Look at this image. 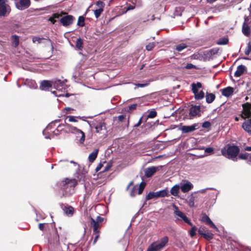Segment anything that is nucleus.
<instances>
[{
	"instance_id": "obj_60",
	"label": "nucleus",
	"mask_w": 251,
	"mask_h": 251,
	"mask_svg": "<svg viewBox=\"0 0 251 251\" xmlns=\"http://www.w3.org/2000/svg\"><path fill=\"white\" fill-rule=\"evenodd\" d=\"M141 123H142V118H141L140 119V120H139V121L138 122V123L134 125V127L139 126L141 125Z\"/></svg>"
},
{
	"instance_id": "obj_23",
	"label": "nucleus",
	"mask_w": 251,
	"mask_h": 251,
	"mask_svg": "<svg viewBox=\"0 0 251 251\" xmlns=\"http://www.w3.org/2000/svg\"><path fill=\"white\" fill-rule=\"evenodd\" d=\"M64 83L63 81L59 79L51 81V84L52 85V87L58 90H60V87L64 85Z\"/></svg>"
},
{
	"instance_id": "obj_4",
	"label": "nucleus",
	"mask_w": 251,
	"mask_h": 251,
	"mask_svg": "<svg viewBox=\"0 0 251 251\" xmlns=\"http://www.w3.org/2000/svg\"><path fill=\"white\" fill-rule=\"evenodd\" d=\"M172 207L174 208V216L176 220L183 221L190 226H192L190 220L187 217L185 214L181 211L177 206L173 203Z\"/></svg>"
},
{
	"instance_id": "obj_56",
	"label": "nucleus",
	"mask_w": 251,
	"mask_h": 251,
	"mask_svg": "<svg viewBox=\"0 0 251 251\" xmlns=\"http://www.w3.org/2000/svg\"><path fill=\"white\" fill-rule=\"evenodd\" d=\"M135 8V6L133 5H129L126 8V11L123 12V14L126 13L128 11L133 10Z\"/></svg>"
},
{
	"instance_id": "obj_64",
	"label": "nucleus",
	"mask_w": 251,
	"mask_h": 251,
	"mask_svg": "<svg viewBox=\"0 0 251 251\" xmlns=\"http://www.w3.org/2000/svg\"><path fill=\"white\" fill-rule=\"evenodd\" d=\"M245 151H251V147H247L245 148Z\"/></svg>"
},
{
	"instance_id": "obj_8",
	"label": "nucleus",
	"mask_w": 251,
	"mask_h": 251,
	"mask_svg": "<svg viewBox=\"0 0 251 251\" xmlns=\"http://www.w3.org/2000/svg\"><path fill=\"white\" fill-rule=\"evenodd\" d=\"M96 9L93 11L95 17L98 18L103 11L105 3L101 1H98L96 2Z\"/></svg>"
},
{
	"instance_id": "obj_11",
	"label": "nucleus",
	"mask_w": 251,
	"mask_h": 251,
	"mask_svg": "<svg viewBox=\"0 0 251 251\" xmlns=\"http://www.w3.org/2000/svg\"><path fill=\"white\" fill-rule=\"evenodd\" d=\"M30 5V0H19V2L16 3L17 8L20 10H23L27 8Z\"/></svg>"
},
{
	"instance_id": "obj_32",
	"label": "nucleus",
	"mask_w": 251,
	"mask_h": 251,
	"mask_svg": "<svg viewBox=\"0 0 251 251\" xmlns=\"http://www.w3.org/2000/svg\"><path fill=\"white\" fill-rule=\"evenodd\" d=\"M75 46L77 49L79 50H81L83 48V41L80 38H78L76 40L75 43Z\"/></svg>"
},
{
	"instance_id": "obj_36",
	"label": "nucleus",
	"mask_w": 251,
	"mask_h": 251,
	"mask_svg": "<svg viewBox=\"0 0 251 251\" xmlns=\"http://www.w3.org/2000/svg\"><path fill=\"white\" fill-rule=\"evenodd\" d=\"M145 185H146V183L144 182H142L140 183V185L139 186H138V189L137 191H138V194L140 195L142 193V192L145 187Z\"/></svg>"
},
{
	"instance_id": "obj_2",
	"label": "nucleus",
	"mask_w": 251,
	"mask_h": 251,
	"mask_svg": "<svg viewBox=\"0 0 251 251\" xmlns=\"http://www.w3.org/2000/svg\"><path fill=\"white\" fill-rule=\"evenodd\" d=\"M64 126L66 127L69 132L76 134L77 138L80 137L79 141L80 143H83L84 142L85 137L84 133L80 129L71 125L68 124L60 125L57 126V131L63 130L64 129L63 127Z\"/></svg>"
},
{
	"instance_id": "obj_33",
	"label": "nucleus",
	"mask_w": 251,
	"mask_h": 251,
	"mask_svg": "<svg viewBox=\"0 0 251 251\" xmlns=\"http://www.w3.org/2000/svg\"><path fill=\"white\" fill-rule=\"evenodd\" d=\"M194 96L196 100H201L204 97V93L201 90L200 92H198V93L195 94Z\"/></svg>"
},
{
	"instance_id": "obj_18",
	"label": "nucleus",
	"mask_w": 251,
	"mask_h": 251,
	"mask_svg": "<svg viewBox=\"0 0 251 251\" xmlns=\"http://www.w3.org/2000/svg\"><path fill=\"white\" fill-rule=\"evenodd\" d=\"M201 220L202 222L205 223L207 225L210 226L211 227L217 229V228L215 226L212 221L210 220V219L206 215H204L202 216Z\"/></svg>"
},
{
	"instance_id": "obj_17",
	"label": "nucleus",
	"mask_w": 251,
	"mask_h": 251,
	"mask_svg": "<svg viewBox=\"0 0 251 251\" xmlns=\"http://www.w3.org/2000/svg\"><path fill=\"white\" fill-rule=\"evenodd\" d=\"M242 31L246 36H249L251 34V27L248 23H243L242 28Z\"/></svg>"
},
{
	"instance_id": "obj_6",
	"label": "nucleus",
	"mask_w": 251,
	"mask_h": 251,
	"mask_svg": "<svg viewBox=\"0 0 251 251\" xmlns=\"http://www.w3.org/2000/svg\"><path fill=\"white\" fill-rule=\"evenodd\" d=\"M10 11L11 8L8 3V0H0V16H6Z\"/></svg>"
},
{
	"instance_id": "obj_53",
	"label": "nucleus",
	"mask_w": 251,
	"mask_h": 251,
	"mask_svg": "<svg viewBox=\"0 0 251 251\" xmlns=\"http://www.w3.org/2000/svg\"><path fill=\"white\" fill-rule=\"evenodd\" d=\"M47 226L48 225L46 223L39 224V228L41 230H44L45 226Z\"/></svg>"
},
{
	"instance_id": "obj_46",
	"label": "nucleus",
	"mask_w": 251,
	"mask_h": 251,
	"mask_svg": "<svg viewBox=\"0 0 251 251\" xmlns=\"http://www.w3.org/2000/svg\"><path fill=\"white\" fill-rule=\"evenodd\" d=\"M156 116V112L154 110L151 111L148 115V118H153Z\"/></svg>"
},
{
	"instance_id": "obj_12",
	"label": "nucleus",
	"mask_w": 251,
	"mask_h": 251,
	"mask_svg": "<svg viewBox=\"0 0 251 251\" xmlns=\"http://www.w3.org/2000/svg\"><path fill=\"white\" fill-rule=\"evenodd\" d=\"M73 16L72 15H67L61 18L60 22L63 25L67 26L73 23Z\"/></svg>"
},
{
	"instance_id": "obj_37",
	"label": "nucleus",
	"mask_w": 251,
	"mask_h": 251,
	"mask_svg": "<svg viewBox=\"0 0 251 251\" xmlns=\"http://www.w3.org/2000/svg\"><path fill=\"white\" fill-rule=\"evenodd\" d=\"M145 185H146V183L144 182H142L140 183V185L139 186H138V189L137 191H138V194L140 195L142 193V192L145 187Z\"/></svg>"
},
{
	"instance_id": "obj_20",
	"label": "nucleus",
	"mask_w": 251,
	"mask_h": 251,
	"mask_svg": "<svg viewBox=\"0 0 251 251\" xmlns=\"http://www.w3.org/2000/svg\"><path fill=\"white\" fill-rule=\"evenodd\" d=\"M222 95L226 97H229L231 96L233 93L234 89L231 87H227L226 88L222 89Z\"/></svg>"
},
{
	"instance_id": "obj_24",
	"label": "nucleus",
	"mask_w": 251,
	"mask_h": 251,
	"mask_svg": "<svg viewBox=\"0 0 251 251\" xmlns=\"http://www.w3.org/2000/svg\"><path fill=\"white\" fill-rule=\"evenodd\" d=\"M64 213L69 216H72L74 213V208L71 206H65L63 208Z\"/></svg>"
},
{
	"instance_id": "obj_22",
	"label": "nucleus",
	"mask_w": 251,
	"mask_h": 251,
	"mask_svg": "<svg viewBox=\"0 0 251 251\" xmlns=\"http://www.w3.org/2000/svg\"><path fill=\"white\" fill-rule=\"evenodd\" d=\"M52 87V85L51 84V82H50L48 80H43L41 82L40 88L43 90L46 88H50Z\"/></svg>"
},
{
	"instance_id": "obj_3",
	"label": "nucleus",
	"mask_w": 251,
	"mask_h": 251,
	"mask_svg": "<svg viewBox=\"0 0 251 251\" xmlns=\"http://www.w3.org/2000/svg\"><path fill=\"white\" fill-rule=\"evenodd\" d=\"M64 126L66 127L69 132L76 134L77 138L80 137L79 141L80 143H83L84 142L85 137L84 133L80 129L71 125L68 124L60 125L57 126V131L63 130L64 129L63 127Z\"/></svg>"
},
{
	"instance_id": "obj_48",
	"label": "nucleus",
	"mask_w": 251,
	"mask_h": 251,
	"mask_svg": "<svg viewBox=\"0 0 251 251\" xmlns=\"http://www.w3.org/2000/svg\"><path fill=\"white\" fill-rule=\"evenodd\" d=\"M248 154L247 153H240L239 157L241 159H246L248 158Z\"/></svg>"
},
{
	"instance_id": "obj_49",
	"label": "nucleus",
	"mask_w": 251,
	"mask_h": 251,
	"mask_svg": "<svg viewBox=\"0 0 251 251\" xmlns=\"http://www.w3.org/2000/svg\"><path fill=\"white\" fill-rule=\"evenodd\" d=\"M64 13L63 12H61L60 14H59V13H54L52 15V17L54 18V19H58L60 17L62 16V14H64Z\"/></svg>"
},
{
	"instance_id": "obj_29",
	"label": "nucleus",
	"mask_w": 251,
	"mask_h": 251,
	"mask_svg": "<svg viewBox=\"0 0 251 251\" xmlns=\"http://www.w3.org/2000/svg\"><path fill=\"white\" fill-rule=\"evenodd\" d=\"M205 97L206 101L208 103L212 102L215 99V95L212 93L207 94Z\"/></svg>"
},
{
	"instance_id": "obj_19",
	"label": "nucleus",
	"mask_w": 251,
	"mask_h": 251,
	"mask_svg": "<svg viewBox=\"0 0 251 251\" xmlns=\"http://www.w3.org/2000/svg\"><path fill=\"white\" fill-rule=\"evenodd\" d=\"M246 67L245 66L243 65H239V66H238L237 70L234 73V76H240L244 73Z\"/></svg>"
},
{
	"instance_id": "obj_15",
	"label": "nucleus",
	"mask_w": 251,
	"mask_h": 251,
	"mask_svg": "<svg viewBox=\"0 0 251 251\" xmlns=\"http://www.w3.org/2000/svg\"><path fill=\"white\" fill-rule=\"evenodd\" d=\"M197 125H193L190 126H183L180 127L179 129L182 133H189L196 129Z\"/></svg>"
},
{
	"instance_id": "obj_35",
	"label": "nucleus",
	"mask_w": 251,
	"mask_h": 251,
	"mask_svg": "<svg viewBox=\"0 0 251 251\" xmlns=\"http://www.w3.org/2000/svg\"><path fill=\"white\" fill-rule=\"evenodd\" d=\"M145 185H146V183L144 182H142L140 183V185L139 186H138V189L137 191H138V194L140 195L142 193V192L145 187Z\"/></svg>"
},
{
	"instance_id": "obj_42",
	"label": "nucleus",
	"mask_w": 251,
	"mask_h": 251,
	"mask_svg": "<svg viewBox=\"0 0 251 251\" xmlns=\"http://www.w3.org/2000/svg\"><path fill=\"white\" fill-rule=\"evenodd\" d=\"M138 186H135L132 188L130 192V196L131 197L135 196L138 193Z\"/></svg>"
},
{
	"instance_id": "obj_16",
	"label": "nucleus",
	"mask_w": 251,
	"mask_h": 251,
	"mask_svg": "<svg viewBox=\"0 0 251 251\" xmlns=\"http://www.w3.org/2000/svg\"><path fill=\"white\" fill-rule=\"evenodd\" d=\"M198 199V196L195 193H192L188 197L187 203L190 207L195 206V201Z\"/></svg>"
},
{
	"instance_id": "obj_52",
	"label": "nucleus",
	"mask_w": 251,
	"mask_h": 251,
	"mask_svg": "<svg viewBox=\"0 0 251 251\" xmlns=\"http://www.w3.org/2000/svg\"><path fill=\"white\" fill-rule=\"evenodd\" d=\"M185 68L187 69H191L193 68H196V66L191 63H188L186 65Z\"/></svg>"
},
{
	"instance_id": "obj_28",
	"label": "nucleus",
	"mask_w": 251,
	"mask_h": 251,
	"mask_svg": "<svg viewBox=\"0 0 251 251\" xmlns=\"http://www.w3.org/2000/svg\"><path fill=\"white\" fill-rule=\"evenodd\" d=\"M179 188H180V186L178 184L175 185L171 189V191H170L171 194L174 196H177L178 194Z\"/></svg>"
},
{
	"instance_id": "obj_55",
	"label": "nucleus",
	"mask_w": 251,
	"mask_h": 251,
	"mask_svg": "<svg viewBox=\"0 0 251 251\" xmlns=\"http://www.w3.org/2000/svg\"><path fill=\"white\" fill-rule=\"evenodd\" d=\"M196 229L197 228L195 226L192 227L191 230L190 231V235H195Z\"/></svg>"
},
{
	"instance_id": "obj_39",
	"label": "nucleus",
	"mask_w": 251,
	"mask_h": 251,
	"mask_svg": "<svg viewBox=\"0 0 251 251\" xmlns=\"http://www.w3.org/2000/svg\"><path fill=\"white\" fill-rule=\"evenodd\" d=\"M219 50L218 49H213L208 51L207 54L209 56H212L216 54L218 52Z\"/></svg>"
},
{
	"instance_id": "obj_21",
	"label": "nucleus",
	"mask_w": 251,
	"mask_h": 251,
	"mask_svg": "<svg viewBox=\"0 0 251 251\" xmlns=\"http://www.w3.org/2000/svg\"><path fill=\"white\" fill-rule=\"evenodd\" d=\"M191 86L192 92L195 95L198 93L199 90L201 88L202 85L201 82H197L196 83H193L191 84Z\"/></svg>"
},
{
	"instance_id": "obj_31",
	"label": "nucleus",
	"mask_w": 251,
	"mask_h": 251,
	"mask_svg": "<svg viewBox=\"0 0 251 251\" xmlns=\"http://www.w3.org/2000/svg\"><path fill=\"white\" fill-rule=\"evenodd\" d=\"M228 43V39L227 38H222L219 39L217 42V44L220 45H225L227 44Z\"/></svg>"
},
{
	"instance_id": "obj_7",
	"label": "nucleus",
	"mask_w": 251,
	"mask_h": 251,
	"mask_svg": "<svg viewBox=\"0 0 251 251\" xmlns=\"http://www.w3.org/2000/svg\"><path fill=\"white\" fill-rule=\"evenodd\" d=\"M239 151V150L237 147L229 146L226 150V154L225 155L227 158L235 161L237 160L236 156Z\"/></svg>"
},
{
	"instance_id": "obj_61",
	"label": "nucleus",
	"mask_w": 251,
	"mask_h": 251,
	"mask_svg": "<svg viewBox=\"0 0 251 251\" xmlns=\"http://www.w3.org/2000/svg\"><path fill=\"white\" fill-rule=\"evenodd\" d=\"M49 21H50L53 24L56 22V21L55 20V19L52 16L49 18Z\"/></svg>"
},
{
	"instance_id": "obj_62",
	"label": "nucleus",
	"mask_w": 251,
	"mask_h": 251,
	"mask_svg": "<svg viewBox=\"0 0 251 251\" xmlns=\"http://www.w3.org/2000/svg\"><path fill=\"white\" fill-rule=\"evenodd\" d=\"M249 21V18L248 16H244V23H248V22Z\"/></svg>"
},
{
	"instance_id": "obj_38",
	"label": "nucleus",
	"mask_w": 251,
	"mask_h": 251,
	"mask_svg": "<svg viewBox=\"0 0 251 251\" xmlns=\"http://www.w3.org/2000/svg\"><path fill=\"white\" fill-rule=\"evenodd\" d=\"M186 47H187V46L185 44L182 43V44H180L176 46V50L178 51H181L183 50L184 49H185V48H186Z\"/></svg>"
},
{
	"instance_id": "obj_45",
	"label": "nucleus",
	"mask_w": 251,
	"mask_h": 251,
	"mask_svg": "<svg viewBox=\"0 0 251 251\" xmlns=\"http://www.w3.org/2000/svg\"><path fill=\"white\" fill-rule=\"evenodd\" d=\"M103 125L101 123H100L98 125H97L96 126H95V128H96V132H99L100 131H101V130H102L103 129Z\"/></svg>"
},
{
	"instance_id": "obj_57",
	"label": "nucleus",
	"mask_w": 251,
	"mask_h": 251,
	"mask_svg": "<svg viewBox=\"0 0 251 251\" xmlns=\"http://www.w3.org/2000/svg\"><path fill=\"white\" fill-rule=\"evenodd\" d=\"M69 118V121L70 122H76L77 120L75 119V117L74 116H69L68 117Z\"/></svg>"
},
{
	"instance_id": "obj_25",
	"label": "nucleus",
	"mask_w": 251,
	"mask_h": 251,
	"mask_svg": "<svg viewBox=\"0 0 251 251\" xmlns=\"http://www.w3.org/2000/svg\"><path fill=\"white\" fill-rule=\"evenodd\" d=\"M156 198L160 197H164L168 196V191L167 189H163L155 192Z\"/></svg>"
},
{
	"instance_id": "obj_40",
	"label": "nucleus",
	"mask_w": 251,
	"mask_h": 251,
	"mask_svg": "<svg viewBox=\"0 0 251 251\" xmlns=\"http://www.w3.org/2000/svg\"><path fill=\"white\" fill-rule=\"evenodd\" d=\"M154 198H156L155 192H151L147 195L146 200L148 201Z\"/></svg>"
},
{
	"instance_id": "obj_9",
	"label": "nucleus",
	"mask_w": 251,
	"mask_h": 251,
	"mask_svg": "<svg viewBox=\"0 0 251 251\" xmlns=\"http://www.w3.org/2000/svg\"><path fill=\"white\" fill-rule=\"evenodd\" d=\"M103 218L98 216L96 220L91 218V225L93 228L94 233L96 234L99 233V227L100 223L103 221Z\"/></svg>"
},
{
	"instance_id": "obj_10",
	"label": "nucleus",
	"mask_w": 251,
	"mask_h": 251,
	"mask_svg": "<svg viewBox=\"0 0 251 251\" xmlns=\"http://www.w3.org/2000/svg\"><path fill=\"white\" fill-rule=\"evenodd\" d=\"M162 167V166H159L157 167L152 166L151 167L147 168L145 170V175L147 177H150L157 171L160 170Z\"/></svg>"
},
{
	"instance_id": "obj_13",
	"label": "nucleus",
	"mask_w": 251,
	"mask_h": 251,
	"mask_svg": "<svg viewBox=\"0 0 251 251\" xmlns=\"http://www.w3.org/2000/svg\"><path fill=\"white\" fill-rule=\"evenodd\" d=\"M201 107L200 106L195 105L191 107L189 110V114L191 116L196 117L201 115Z\"/></svg>"
},
{
	"instance_id": "obj_50",
	"label": "nucleus",
	"mask_w": 251,
	"mask_h": 251,
	"mask_svg": "<svg viewBox=\"0 0 251 251\" xmlns=\"http://www.w3.org/2000/svg\"><path fill=\"white\" fill-rule=\"evenodd\" d=\"M148 84H149L148 83H137V84H135V86L137 87H144L148 86Z\"/></svg>"
},
{
	"instance_id": "obj_30",
	"label": "nucleus",
	"mask_w": 251,
	"mask_h": 251,
	"mask_svg": "<svg viewBox=\"0 0 251 251\" xmlns=\"http://www.w3.org/2000/svg\"><path fill=\"white\" fill-rule=\"evenodd\" d=\"M25 83L27 84L29 87L31 88H36L37 87V84L35 81L33 80L26 79Z\"/></svg>"
},
{
	"instance_id": "obj_63",
	"label": "nucleus",
	"mask_w": 251,
	"mask_h": 251,
	"mask_svg": "<svg viewBox=\"0 0 251 251\" xmlns=\"http://www.w3.org/2000/svg\"><path fill=\"white\" fill-rule=\"evenodd\" d=\"M207 240H210L213 238V236H203Z\"/></svg>"
},
{
	"instance_id": "obj_27",
	"label": "nucleus",
	"mask_w": 251,
	"mask_h": 251,
	"mask_svg": "<svg viewBox=\"0 0 251 251\" xmlns=\"http://www.w3.org/2000/svg\"><path fill=\"white\" fill-rule=\"evenodd\" d=\"M12 45L14 47H17L19 44V38L17 35H12L11 36Z\"/></svg>"
},
{
	"instance_id": "obj_41",
	"label": "nucleus",
	"mask_w": 251,
	"mask_h": 251,
	"mask_svg": "<svg viewBox=\"0 0 251 251\" xmlns=\"http://www.w3.org/2000/svg\"><path fill=\"white\" fill-rule=\"evenodd\" d=\"M77 25L80 26L84 25V18L82 16H80L78 18Z\"/></svg>"
},
{
	"instance_id": "obj_5",
	"label": "nucleus",
	"mask_w": 251,
	"mask_h": 251,
	"mask_svg": "<svg viewBox=\"0 0 251 251\" xmlns=\"http://www.w3.org/2000/svg\"><path fill=\"white\" fill-rule=\"evenodd\" d=\"M168 241L167 236H164L160 240L154 242L150 245L147 251H160L165 246Z\"/></svg>"
},
{
	"instance_id": "obj_26",
	"label": "nucleus",
	"mask_w": 251,
	"mask_h": 251,
	"mask_svg": "<svg viewBox=\"0 0 251 251\" xmlns=\"http://www.w3.org/2000/svg\"><path fill=\"white\" fill-rule=\"evenodd\" d=\"M98 149H95L92 153L89 154L88 159L90 162H92L96 159L98 155Z\"/></svg>"
},
{
	"instance_id": "obj_47",
	"label": "nucleus",
	"mask_w": 251,
	"mask_h": 251,
	"mask_svg": "<svg viewBox=\"0 0 251 251\" xmlns=\"http://www.w3.org/2000/svg\"><path fill=\"white\" fill-rule=\"evenodd\" d=\"M155 44L153 43H150L146 46V49L148 50H151L154 47Z\"/></svg>"
},
{
	"instance_id": "obj_43",
	"label": "nucleus",
	"mask_w": 251,
	"mask_h": 251,
	"mask_svg": "<svg viewBox=\"0 0 251 251\" xmlns=\"http://www.w3.org/2000/svg\"><path fill=\"white\" fill-rule=\"evenodd\" d=\"M45 39L43 38H40L39 37L35 36L32 38V41L33 43H35L37 42L38 43H42V40Z\"/></svg>"
},
{
	"instance_id": "obj_44",
	"label": "nucleus",
	"mask_w": 251,
	"mask_h": 251,
	"mask_svg": "<svg viewBox=\"0 0 251 251\" xmlns=\"http://www.w3.org/2000/svg\"><path fill=\"white\" fill-rule=\"evenodd\" d=\"M251 42H249L248 44V46L245 50V53L246 55H249L250 53H251Z\"/></svg>"
},
{
	"instance_id": "obj_14",
	"label": "nucleus",
	"mask_w": 251,
	"mask_h": 251,
	"mask_svg": "<svg viewBox=\"0 0 251 251\" xmlns=\"http://www.w3.org/2000/svg\"><path fill=\"white\" fill-rule=\"evenodd\" d=\"M180 189L182 192L186 193L191 190L193 187V185L189 181H186L180 186Z\"/></svg>"
},
{
	"instance_id": "obj_51",
	"label": "nucleus",
	"mask_w": 251,
	"mask_h": 251,
	"mask_svg": "<svg viewBox=\"0 0 251 251\" xmlns=\"http://www.w3.org/2000/svg\"><path fill=\"white\" fill-rule=\"evenodd\" d=\"M70 181L72 182L73 183L74 185H75L77 184V182L75 179L69 180L68 178H67L65 180V183L66 184L69 183Z\"/></svg>"
},
{
	"instance_id": "obj_1",
	"label": "nucleus",
	"mask_w": 251,
	"mask_h": 251,
	"mask_svg": "<svg viewBox=\"0 0 251 251\" xmlns=\"http://www.w3.org/2000/svg\"><path fill=\"white\" fill-rule=\"evenodd\" d=\"M243 110L241 114L242 118H249L242 124V127L250 135H251V105L248 103L242 105Z\"/></svg>"
},
{
	"instance_id": "obj_58",
	"label": "nucleus",
	"mask_w": 251,
	"mask_h": 251,
	"mask_svg": "<svg viewBox=\"0 0 251 251\" xmlns=\"http://www.w3.org/2000/svg\"><path fill=\"white\" fill-rule=\"evenodd\" d=\"M137 106L136 104H133L128 106L129 110H134L135 109Z\"/></svg>"
},
{
	"instance_id": "obj_34",
	"label": "nucleus",
	"mask_w": 251,
	"mask_h": 251,
	"mask_svg": "<svg viewBox=\"0 0 251 251\" xmlns=\"http://www.w3.org/2000/svg\"><path fill=\"white\" fill-rule=\"evenodd\" d=\"M204 152L206 153L205 155H209L214 153V149L211 147L206 148L204 149Z\"/></svg>"
},
{
	"instance_id": "obj_54",
	"label": "nucleus",
	"mask_w": 251,
	"mask_h": 251,
	"mask_svg": "<svg viewBox=\"0 0 251 251\" xmlns=\"http://www.w3.org/2000/svg\"><path fill=\"white\" fill-rule=\"evenodd\" d=\"M211 126L209 122H205L202 124V127L204 128H208Z\"/></svg>"
},
{
	"instance_id": "obj_59",
	"label": "nucleus",
	"mask_w": 251,
	"mask_h": 251,
	"mask_svg": "<svg viewBox=\"0 0 251 251\" xmlns=\"http://www.w3.org/2000/svg\"><path fill=\"white\" fill-rule=\"evenodd\" d=\"M102 167V164L101 163H100L98 165V166L96 167V169H95V170H96V172H98V171H99L100 170V169L101 168V167Z\"/></svg>"
}]
</instances>
